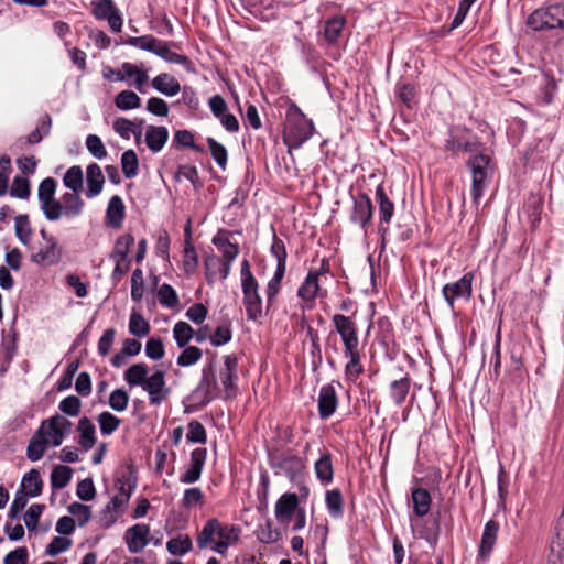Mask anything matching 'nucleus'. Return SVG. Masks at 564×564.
Instances as JSON below:
<instances>
[{"label": "nucleus", "mask_w": 564, "mask_h": 564, "mask_svg": "<svg viewBox=\"0 0 564 564\" xmlns=\"http://www.w3.org/2000/svg\"><path fill=\"white\" fill-rule=\"evenodd\" d=\"M238 357L235 354L224 356V368L219 372V379L224 387V399L229 400L237 397Z\"/></svg>", "instance_id": "f3484780"}, {"label": "nucleus", "mask_w": 564, "mask_h": 564, "mask_svg": "<svg viewBox=\"0 0 564 564\" xmlns=\"http://www.w3.org/2000/svg\"><path fill=\"white\" fill-rule=\"evenodd\" d=\"M241 529L235 524L221 523L217 518L208 519L196 535L199 550L210 549L225 555L228 549L235 545L240 538Z\"/></svg>", "instance_id": "f03ea898"}, {"label": "nucleus", "mask_w": 564, "mask_h": 564, "mask_svg": "<svg viewBox=\"0 0 564 564\" xmlns=\"http://www.w3.org/2000/svg\"><path fill=\"white\" fill-rule=\"evenodd\" d=\"M558 91L557 80L549 73H543L542 80L539 85L536 94V101L539 105L549 106L551 105Z\"/></svg>", "instance_id": "473e14b6"}, {"label": "nucleus", "mask_w": 564, "mask_h": 564, "mask_svg": "<svg viewBox=\"0 0 564 564\" xmlns=\"http://www.w3.org/2000/svg\"><path fill=\"white\" fill-rule=\"evenodd\" d=\"M127 506V502L113 496L105 506V508L100 511V525L105 529H109L110 527H112L117 522L119 516L124 512Z\"/></svg>", "instance_id": "c756f323"}, {"label": "nucleus", "mask_w": 564, "mask_h": 564, "mask_svg": "<svg viewBox=\"0 0 564 564\" xmlns=\"http://www.w3.org/2000/svg\"><path fill=\"white\" fill-rule=\"evenodd\" d=\"M395 95L408 109H413L416 97V87L412 83L399 80L395 84Z\"/></svg>", "instance_id": "603ef678"}, {"label": "nucleus", "mask_w": 564, "mask_h": 564, "mask_svg": "<svg viewBox=\"0 0 564 564\" xmlns=\"http://www.w3.org/2000/svg\"><path fill=\"white\" fill-rule=\"evenodd\" d=\"M271 256L276 260V267L273 275L265 286V311L269 313L275 307L278 295L282 288V281L286 272L288 251L284 241L278 237L273 230L272 243L270 247Z\"/></svg>", "instance_id": "39448f33"}, {"label": "nucleus", "mask_w": 564, "mask_h": 564, "mask_svg": "<svg viewBox=\"0 0 564 564\" xmlns=\"http://www.w3.org/2000/svg\"><path fill=\"white\" fill-rule=\"evenodd\" d=\"M299 503V497L295 492L283 494L274 506V516L278 522L281 524L290 522L293 514L300 509Z\"/></svg>", "instance_id": "4be33fe9"}, {"label": "nucleus", "mask_w": 564, "mask_h": 564, "mask_svg": "<svg viewBox=\"0 0 564 564\" xmlns=\"http://www.w3.org/2000/svg\"><path fill=\"white\" fill-rule=\"evenodd\" d=\"M346 22V18L341 14L334 15L325 21L323 35L327 45H335L338 42Z\"/></svg>", "instance_id": "a19ab883"}, {"label": "nucleus", "mask_w": 564, "mask_h": 564, "mask_svg": "<svg viewBox=\"0 0 564 564\" xmlns=\"http://www.w3.org/2000/svg\"><path fill=\"white\" fill-rule=\"evenodd\" d=\"M295 41L299 45L304 62L310 66L312 70L317 72L324 64V59L319 52L310 42H305L297 36L295 37Z\"/></svg>", "instance_id": "79ce46f5"}, {"label": "nucleus", "mask_w": 564, "mask_h": 564, "mask_svg": "<svg viewBox=\"0 0 564 564\" xmlns=\"http://www.w3.org/2000/svg\"><path fill=\"white\" fill-rule=\"evenodd\" d=\"M296 296L304 303L305 308L312 310L317 297L326 296V290L322 289L319 279L316 278L315 273L307 272L297 288Z\"/></svg>", "instance_id": "a211bd4d"}, {"label": "nucleus", "mask_w": 564, "mask_h": 564, "mask_svg": "<svg viewBox=\"0 0 564 564\" xmlns=\"http://www.w3.org/2000/svg\"><path fill=\"white\" fill-rule=\"evenodd\" d=\"M124 212L126 207L121 197L118 195L112 196L106 210L107 224L115 229L120 228L124 219Z\"/></svg>", "instance_id": "ea45409f"}, {"label": "nucleus", "mask_w": 564, "mask_h": 564, "mask_svg": "<svg viewBox=\"0 0 564 564\" xmlns=\"http://www.w3.org/2000/svg\"><path fill=\"white\" fill-rule=\"evenodd\" d=\"M61 258L62 248L56 239H51L50 242H45L43 248L31 256V261L39 265H54L61 261Z\"/></svg>", "instance_id": "cd10ccee"}, {"label": "nucleus", "mask_w": 564, "mask_h": 564, "mask_svg": "<svg viewBox=\"0 0 564 564\" xmlns=\"http://www.w3.org/2000/svg\"><path fill=\"white\" fill-rule=\"evenodd\" d=\"M203 351L196 346H185L176 359L180 367H189L200 360Z\"/></svg>", "instance_id": "338daca9"}, {"label": "nucleus", "mask_w": 564, "mask_h": 564, "mask_svg": "<svg viewBox=\"0 0 564 564\" xmlns=\"http://www.w3.org/2000/svg\"><path fill=\"white\" fill-rule=\"evenodd\" d=\"M73 423L59 415L55 414L46 420H44L40 426L42 429V432H44V435L48 436L47 438L50 443L57 447L59 446L64 438L70 434Z\"/></svg>", "instance_id": "2eb2a0df"}, {"label": "nucleus", "mask_w": 564, "mask_h": 564, "mask_svg": "<svg viewBox=\"0 0 564 564\" xmlns=\"http://www.w3.org/2000/svg\"><path fill=\"white\" fill-rule=\"evenodd\" d=\"M207 458V449L197 447L192 451L188 468L180 475V482L194 484L200 479L205 462Z\"/></svg>", "instance_id": "aec40b11"}, {"label": "nucleus", "mask_w": 564, "mask_h": 564, "mask_svg": "<svg viewBox=\"0 0 564 564\" xmlns=\"http://www.w3.org/2000/svg\"><path fill=\"white\" fill-rule=\"evenodd\" d=\"M206 141L209 147L213 159L215 160L217 165L224 171L227 166L228 161L227 149L212 137H208Z\"/></svg>", "instance_id": "69168bd1"}, {"label": "nucleus", "mask_w": 564, "mask_h": 564, "mask_svg": "<svg viewBox=\"0 0 564 564\" xmlns=\"http://www.w3.org/2000/svg\"><path fill=\"white\" fill-rule=\"evenodd\" d=\"M376 202L378 204V234L384 246L389 232V224L394 215V203L388 197L382 184L376 188Z\"/></svg>", "instance_id": "ddd939ff"}, {"label": "nucleus", "mask_w": 564, "mask_h": 564, "mask_svg": "<svg viewBox=\"0 0 564 564\" xmlns=\"http://www.w3.org/2000/svg\"><path fill=\"white\" fill-rule=\"evenodd\" d=\"M325 503L332 518L338 519L344 516V498L339 489L327 490L325 494Z\"/></svg>", "instance_id": "de8ad7c7"}, {"label": "nucleus", "mask_w": 564, "mask_h": 564, "mask_svg": "<svg viewBox=\"0 0 564 564\" xmlns=\"http://www.w3.org/2000/svg\"><path fill=\"white\" fill-rule=\"evenodd\" d=\"M43 481L37 469H31L22 477L19 489L25 490L29 497H39L42 492Z\"/></svg>", "instance_id": "a18cd8bd"}, {"label": "nucleus", "mask_w": 564, "mask_h": 564, "mask_svg": "<svg viewBox=\"0 0 564 564\" xmlns=\"http://www.w3.org/2000/svg\"><path fill=\"white\" fill-rule=\"evenodd\" d=\"M482 147L479 137L471 129L464 126L452 127L444 142V150L453 156L459 153L475 155L481 153Z\"/></svg>", "instance_id": "6e6552de"}, {"label": "nucleus", "mask_w": 564, "mask_h": 564, "mask_svg": "<svg viewBox=\"0 0 564 564\" xmlns=\"http://www.w3.org/2000/svg\"><path fill=\"white\" fill-rule=\"evenodd\" d=\"M474 273L467 272L459 280L453 283H446L442 289V294L448 307L455 310L456 300L469 301L473 296Z\"/></svg>", "instance_id": "f8f14e48"}, {"label": "nucleus", "mask_w": 564, "mask_h": 564, "mask_svg": "<svg viewBox=\"0 0 564 564\" xmlns=\"http://www.w3.org/2000/svg\"><path fill=\"white\" fill-rule=\"evenodd\" d=\"M73 469L66 465H57L51 473V486L54 489L65 488L72 480Z\"/></svg>", "instance_id": "6e6d98bb"}, {"label": "nucleus", "mask_w": 564, "mask_h": 564, "mask_svg": "<svg viewBox=\"0 0 564 564\" xmlns=\"http://www.w3.org/2000/svg\"><path fill=\"white\" fill-rule=\"evenodd\" d=\"M377 327L378 333L376 336V340L380 346L388 348L394 338L392 323L387 316H381L377 319Z\"/></svg>", "instance_id": "864d4df0"}, {"label": "nucleus", "mask_w": 564, "mask_h": 564, "mask_svg": "<svg viewBox=\"0 0 564 564\" xmlns=\"http://www.w3.org/2000/svg\"><path fill=\"white\" fill-rule=\"evenodd\" d=\"M218 397V383L215 379L214 367L210 364L203 368L202 378L193 391V398L198 400L200 406H206Z\"/></svg>", "instance_id": "9b49d317"}, {"label": "nucleus", "mask_w": 564, "mask_h": 564, "mask_svg": "<svg viewBox=\"0 0 564 564\" xmlns=\"http://www.w3.org/2000/svg\"><path fill=\"white\" fill-rule=\"evenodd\" d=\"M142 390L148 393L151 405H160L171 393V389L166 387L165 372L155 370L151 376H148Z\"/></svg>", "instance_id": "dca6fc26"}, {"label": "nucleus", "mask_w": 564, "mask_h": 564, "mask_svg": "<svg viewBox=\"0 0 564 564\" xmlns=\"http://www.w3.org/2000/svg\"><path fill=\"white\" fill-rule=\"evenodd\" d=\"M169 140V130L164 126H148L145 144L153 153L160 152Z\"/></svg>", "instance_id": "e433bc0d"}, {"label": "nucleus", "mask_w": 564, "mask_h": 564, "mask_svg": "<svg viewBox=\"0 0 564 564\" xmlns=\"http://www.w3.org/2000/svg\"><path fill=\"white\" fill-rule=\"evenodd\" d=\"M138 484L135 471L130 468L128 473L122 474L117 480L118 494L115 497L124 502H129L131 495L134 492Z\"/></svg>", "instance_id": "37998d69"}, {"label": "nucleus", "mask_w": 564, "mask_h": 564, "mask_svg": "<svg viewBox=\"0 0 564 564\" xmlns=\"http://www.w3.org/2000/svg\"><path fill=\"white\" fill-rule=\"evenodd\" d=\"M97 422L102 435H111L121 424V420L108 411L101 412L97 417Z\"/></svg>", "instance_id": "0e129e2a"}, {"label": "nucleus", "mask_w": 564, "mask_h": 564, "mask_svg": "<svg viewBox=\"0 0 564 564\" xmlns=\"http://www.w3.org/2000/svg\"><path fill=\"white\" fill-rule=\"evenodd\" d=\"M158 297L161 305L174 308L178 305L180 300L176 291L172 285L163 283L158 291Z\"/></svg>", "instance_id": "774afa93"}, {"label": "nucleus", "mask_w": 564, "mask_h": 564, "mask_svg": "<svg viewBox=\"0 0 564 564\" xmlns=\"http://www.w3.org/2000/svg\"><path fill=\"white\" fill-rule=\"evenodd\" d=\"M316 478L322 485H329L334 479L333 456L329 451L323 449L314 464Z\"/></svg>", "instance_id": "f704fd0d"}, {"label": "nucleus", "mask_w": 564, "mask_h": 564, "mask_svg": "<svg viewBox=\"0 0 564 564\" xmlns=\"http://www.w3.org/2000/svg\"><path fill=\"white\" fill-rule=\"evenodd\" d=\"M64 186L73 192L83 189V171L79 165H74L67 170L63 177Z\"/></svg>", "instance_id": "e2e57ef3"}, {"label": "nucleus", "mask_w": 564, "mask_h": 564, "mask_svg": "<svg viewBox=\"0 0 564 564\" xmlns=\"http://www.w3.org/2000/svg\"><path fill=\"white\" fill-rule=\"evenodd\" d=\"M173 338L178 348H184L194 338V329L188 323L180 321L173 327Z\"/></svg>", "instance_id": "4d7b16f0"}, {"label": "nucleus", "mask_w": 564, "mask_h": 564, "mask_svg": "<svg viewBox=\"0 0 564 564\" xmlns=\"http://www.w3.org/2000/svg\"><path fill=\"white\" fill-rule=\"evenodd\" d=\"M232 339V329L230 321H226L218 325L209 337V341L214 347H220L228 344Z\"/></svg>", "instance_id": "052dcab7"}, {"label": "nucleus", "mask_w": 564, "mask_h": 564, "mask_svg": "<svg viewBox=\"0 0 564 564\" xmlns=\"http://www.w3.org/2000/svg\"><path fill=\"white\" fill-rule=\"evenodd\" d=\"M242 304L248 321L260 322L264 316L263 301L259 293V282L241 284Z\"/></svg>", "instance_id": "4468645a"}, {"label": "nucleus", "mask_w": 564, "mask_h": 564, "mask_svg": "<svg viewBox=\"0 0 564 564\" xmlns=\"http://www.w3.org/2000/svg\"><path fill=\"white\" fill-rule=\"evenodd\" d=\"M44 436L45 435L44 432H42V429H39L30 440L26 447V457L31 462H37L44 455L47 444L50 443V441Z\"/></svg>", "instance_id": "c03bdc74"}, {"label": "nucleus", "mask_w": 564, "mask_h": 564, "mask_svg": "<svg viewBox=\"0 0 564 564\" xmlns=\"http://www.w3.org/2000/svg\"><path fill=\"white\" fill-rule=\"evenodd\" d=\"M57 182L53 177H46L41 181L37 188V199L40 202L41 210L45 218H48V213L54 208L58 199L55 198Z\"/></svg>", "instance_id": "b1692460"}, {"label": "nucleus", "mask_w": 564, "mask_h": 564, "mask_svg": "<svg viewBox=\"0 0 564 564\" xmlns=\"http://www.w3.org/2000/svg\"><path fill=\"white\" fill-rule=\"evenodd\" d=\"M174 178L176 182H181L183 178L189 181L196 191H199L203 187L198 170L195 165H180L174 174Z\"/></svg>", "instance_id": "5fc2aeb1"}, {"label": "nucleus", "mask_w": 564, "mask_h": 564, "mask_svg": "<svg viewBox=\"0 0 564 564\" xmlns=\"http://www.w3.org/2000/svg\"><path fill=\"white\" fill-rule=\"evenodd\" d=\"M121 167L126 178H133L139 173V160L133 150H127L121 155Z\"/></svg>", "instance_id": "680f3d73"}, {"label": "nucleus", "mask_w": 564, "mask_h": 564, "mask_svg": "<svg viewBox=\"0 0 564 564\" xmlns=\"http://www.w3.org/2000/svg\"><path fill=\"white\" fill-rule=\"evenodd\" d=\"M318 415L322 420L329 419L337 410L338 397L334 382L321 387L317 399Z\"/></svg>", "instance_id": "412c9836"}, {"label": "nucleus", "mask_w": 564, "mask_h": 564, "mask_svg": "<svg viewBox=\"0 0 564 564\" xmlns=\"http://www.w3.org/2000/svg\"><path fill=\"white\" fill-rule=\"evenodd\" d=\"M315 133L312 119L306 118L303 111L292 104L286 110V121L283 131V141L288 150L300 149Z\"/></svg>", "instance_id": "20e7f679"}, {"label": "nucleus", "mask_w": 564, "mask_h": 564, "mask_svg": "<svg viewBox=\"0 0 564 564\" xmlns=\"http://www.w3.org/2000/svg\"><path fill=\"white\" fill-rule=\"evenodd\" d=\"M150 330L149 322L140 313L133 311L129 318V333L135 337H144Z\"/></svg>", "instance_id": "bf43d9fd"}, {"label": "nucleus", "mask_w": 564, "mask_h": 564, "mask_svg": "<svg viewBox=\"0 0 564 564\" xmlns=\"http://www.w3.org/2000/svg\"><path fill=\"white\" fill-rule=\"evenodd\" d=\"M332 324L343 344L344 357L348 360L345 365V378L355 381L365 369L361 364V350L359 343V328L354 316L336 313L332 317Z\"/></svg>", "instance_id": "f257e3e1"}, {"label": "nucleus", "mask_w": 564, "mask_h": 564, "mask_svg": "<svg viewBox=\"0 0 564 564\" xmlns=\"http://www.w3.org/2000/svg\"><path fill=\"white\" fill-rule=\"evenodd\" d=\"M549 564H563L564 561V517L558 516L553 527Z\"/></svg>", "instance_id": "5701e85b"}, {"label": "nucleus", "mask_w": 564, "mask_h": 564, "mask_svg": "<svg viewBox=\"0 0 564 564\" xmlns=\"http://www.w3.org/2000/svg\"><path fill=\"white\" fill-rule=\"evenodd\" d=\"M228 234L229 232L227 230L221 229L212 239V243L221 253L220 259L226 260V271L228 264H232L240 251L238 243H234L229 240Z\"/></svg>", "instance_id": "a878e982"}, {"label": "nucleus", "mask_w": 564, "mask_h": 564, "mask_svg": "<svg viewBox=\"0 0 564 564\" xmlns=\"http://www.w3.org/2000/svg\"><path fill=\"white\" fill-rule=\"evenodd\" d=\"M527 25L533 31H551L558 29L564 32V2H547L533 10Z\"/></svg>", "instance_id": "0eeeda50"}, {"label": "nucleus", "mask_w": 564, "mask_h": 564, "mask_svg": "<svg viewBox=\"0 0 564 564\" xmlns=\"http://www.w3.org/2000/svg\"><path fill=\"white\" fill-rule=\"evenodd\" d=\"M78 445L85 452L91 449L96 444V427L91 420L83 416L77 423Z\"/></svg>", "instance_id": "72a5a7b5"}, {"label": "nucleus", "mask_w": 564, "mask_h": 564, "mask_svg": "<svg viewBox=\"0 0 564 564\" xmlns=\"http://www.w3.org/2000/svg\"><path fill=\"white\" fill-rule=\"evenodd\" d=\"M466 166L471 174V200L473 204L478 207L485 191L494 177L495 165L491 162V158L481 152L470 155L466 162Z\"/></svg>", "instance_id": "423d86ee"}, {"label": "nucleus", "mask_w": 564, "mask_h": 564, "mask_svg": "<svg viewBox=\"0 0 564 564\" xmlns=\"http://www.w3.org/2000/svg\"><path fill=\"white\" fill-rule=\"evenodd\" d=\"M14 231L18 240L26 247H30L33 230L29 220V216L20 214L14 218Z\"/></svg>", "instance_id": "3c124183"}, {"label": "nucleus", "mask_w": 564, "mask_h": 564, "mask_svg": "<svg viewBox=\"0 0 564 564\" xmlns=\"http://www.w3.org/2000/svg\"><path fill=\"white\" fill-rule=\"evenodd\" d=\"M412 512L420 519L424 518L431 510L432 497L427 489L413 487L411 489Z\"/></svg>", "instance_id": "2f4dec72"}, {"label": "nucleus", "mask_w": 564, "mask_h": 564, "mask_svg": "<svg viewBox=\"0 0 564 564\" xmlns=\"http://www.w3.org/2000/svg\"><path fill=\"white\" fill-rule=\"evenodd\" d=\"M205 265V278L206 282L212 285L217 278L220 280H226L230 274L231 264H228L227 271L226 260L220 259L217 256H209L204 261Z\"/></svg>", "instance_id": "c85d7f7f"}, {"label": "nucleus", "mask_w": 564, "mask_h": 564, "mask_svg": "<svg viewBox=\"0 0 564 564\" xmlns=\"http://www.w3.org/2000/svg\"><path fill=\"white\" fill-rule=\"evenodd\" d=\"M149 368L143 362L133 364L123 373L124 381L130 387H141L148 378Z\"/></svg>", "instance_id": "49530a36"}, {"label": "nucleus", "mask_w": 564, "mask_h": 564, "mask_svg": "<svg viewBox=\"0 0 564 564\" xmlns=\"http://www.w3.org/2000/svg\"><path fill=\"white\" fill-rule=\"evenodd\" d=\"M85 202L79 196V192H66L57 200L54 208L48 213L47 220L56 221L63 216L66 218H76L83 214Z\"/></svg>", "instance_id": "9d476101"}, {"label": "nucleus", "mask_w": 564, "mask_h": 564, "mask_svg": "<svg viewBox=\"0 0 564 564\" xmlns=\"http://www.w3.org/2000/svg\"><path fill=\"white\" fill-rule=\"evenodd\" d=\"M350 198L351 207L349 209V221L360 228L364 237H368L373 219V205L371 198L364 192H358L356 194L350 192Z\"/></svg>", "instance_id": "1a4fd4ad"}, {"label": "nucleus", "mask_w": 564, "mask_h": 564, "mask_svg": "<svg viewBox=\"0 0 564 564\" xmlns=\"http://www.w3.org/2000/svg\"><path fill=\"white\" fill-rule=\"evenodd\" d=\"M193 549V542L188 534H178L166 542V551L173 556H184Z\"/></svg>", "instance_id": "09e8293b"}, {"label": "nucleus", "mask_w": 564, "mask_h": 564, "mask_svg": "<svg viewBox=\"0 0 564 564\" xmlns=\"http://www.w3.org/2000/svg\"><path fill=\"white\" fill-rule=\"evenodd\" d=\"M115 105L118 109L127 111L137 109L141 105L140 97L132 90H122L117 94Z\"/></svg>", "instance_id": "13d9d810"}, {"label": "nucleus", "mask_w": 564, "mask_h": 564, "mask_svg": "<svg viewBox=\"0 0 564 564\" xmlns=\"http://www.w3.org/2000/svg\"><path fill=\"white\" fill-rule=\"evenodd\" d=\"M527 213L532 227H536L541 221L543 210V198L539 195L530 194L524 203Z\"/></svg>", "instance_id": "8fccbe9b"}, {"label": "nucleus", "mask_w": 564, "mask_h": 564, "mask_svg": "<svg viewBox=\"0 0 564 564\" xmlns=\"http://www.w3.org/2000/svg\"><path fill=\"white\" fill-rule=\"evenodd\" d=\"M410 388L411 378L409 373H405L403 377L390 382L389 397L395 406L401 408L404 404L410 393Z\"/></svg>", "instance_id": "c9c22d12"}, {"label": "nucleus", "mask_w": 564, "mask_h": 564, "mask_svg": "<svg viewBox=\"0 0 564 564\" xmlns=\"http://www.w3.org/2000/svg\"><path fill=\"white\" fill-rule=\"evenodd\" d=\"M411 528L419 539L425 540L431 547H435L438 543L441 525L437 519L432 522L420 520L412 522Z\"/></svg>", "instance_id": "bb28decb"}, {"label": "nucleus", "mask_w": 564, "mask_h": 564, "mask_svg": "<svg viewBox=\"0 0 564 564\" xmlns=\"http://www.w3.org/2000/svg\"><path fill=\"white\" fill-rule=\"evenodd\" d=\"M151 85L153 89L167 97H173L181 91L180 82L167 73L156 75Z\"/></svg>", "instance_id": "58836bf2"}, {"label": "nucleus", "mask_w": 564, "mask_h": 564, "mask_svg": "<svg viewBox=\"0 0 564 564\" xmlns=\"http://www.w3.org/2000/svg\"><path fill=\"white\" fill-rule=\"evenodd\" d=\"M500 524L491 519L486 522L477 550V563H485L489 560L497 543Z\"/></svg>", "instance_id": "6ab92c4d"}, {"label": "nucleus", "mask_w": 564, "mask_h": 564, "mask_svg": "<svg viewBox=\"0 0 564 564\" xmlns=\"http://www.w3.org/2000/svg\"><path fill=\"white\" fill-rule=\"evenodd\" d=\"M268 464L275 476L284 475L290 482L296 485L303 497L308 495L305 486L306 464L305 459L296 454H284L280 447L273 446L267 449Z\"/></svg>", "instance_id": "7ed1b4c3"}, {"label": "nucleus", "mask_w": 564, "mask_h": 564, "mask_svg": "<svg viewBox=\"0 0 564 564\" xmlns=\"http://www.w3.org/2000/svg\"><path fill=\"white\" fill-rule=\"evenodd\" d=\"M184 232L183 270L186 275H192L198 268V254L192 243L191 221L187 223Z\"/></svg>", "instance_id": "7c9ffc66"}, {"label": "nucleus", "mask_w": 564, "mask_h": 564, "mask_svg": "<svg viewBox=\"0 0 564 564\" xmlns=\"http://www.w3.org/2000/svg\"><path fill=\"white\" fill-rule=\"evenodd\" d=\"M86 196L88 198L96 197L102 191L105 177L100 166L97 163H91L86 169Z\"/></svg>", "instance_id": "4c0bfd02"}, {"label": "nucleus", "mask_w": 564, "mask_h": 564, "mask_svg": "<svg viewBox=\"0 0 564 564\" xmlns=\"http://www.w3.org/2000/svg\"><path fill=\"white\" fill-rule=\"evenodd\" d=\"M150 527L148 524L138 523L130 527L124 534V540L130 553L141 552L149 543L148 536Z\"/></svg>", "instance_id": "393cba45"}]
</instances>
